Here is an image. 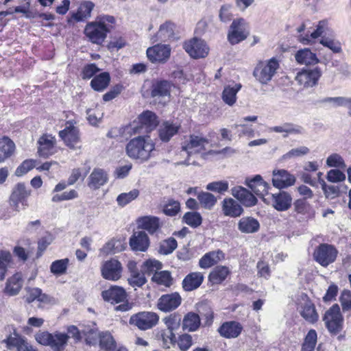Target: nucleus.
<instances>
[{
  "label": "nucleus",
  "instance_id": "nucleus-64",
  "mask_svg": "<svg viewBox=\"0 0 351 351\" xmlns=\"http://www.w3.org/2000/svg\"><path fill=\"white\" fill-rule=\"evenodd\" d=\"M180 206L178 201L169 199L164 206L163 212L166 215L175 216L180 211Z\"/></svg>",
  "mask_w": 351,
  "mask_h": 351
},
{
  "label": "nucleus",
  "instance_id": "nucleus-32",
  "mask_svg": "<svg viewBox=\"0 0 351 351\" xmlns=\"http://www.w3.org/2000/svg\"><path fill=\"white\" fill-rule=\"evenodd\" d=\"M241 325L237 322H224L218 329L220 335L226 338H236L242 331Z\"/></svg>",
  "mask_w": 351,
  "mask_h": 351
},
{
  "label": "nucleus",
  "instance_id": "nucleus-2",
  "mask_svg": "<svg viewBox=\"0 0 351 351\" xmlns=\"http://www.w3.org/2000/svg\"><path fill=\"white\" fill-rule=\"evenodd\" d=\"M154 150L155 143L149 136H145L132 138L125 146L127 156L141 163L148 161L152 157Z\"/></svg>",
  "mask_w": 351,
  "mask_h": 351
},
{
  "label": "nucleus",
  "instance_id": "nucleus-46",
  "mask_svg": "<svg viewBox=\"0 0 351 351\" xmlns=\"http://www.w3.org/2000/svg\"><path fill=\"white\" fill-rule=\"evenodd\" d=\"M110 80L109 73L104 72L95 77L91 80L90 85L95 90L102 91L108 86Z\"/></svg>",
  "mask_w": 351,
  "mask_h": 351
},
{
  "label": "nucleus",
  "instance_id": "nucleus-53",
  "mask_svg": "<svg viewBox=\"0 0 351 351\" xmlns=\"http://www.w3.org/2000/svg\"><path fill=\"white\" fill-rule=\"evenodd\" d=\"M162 263L156 259H149L143 263L141 267V271L145 274H156L162 268Z\"/></svg>",
  "mask_w": 351,
  "mask_h": 351
},
{
  "label": "nucleus",
  "instance_id": "nucleus-9",
  "mask_svg": "<svg viewBox=\"0 0 351 351\" xmlns=\"http://www.w3.org/2000/svg\"><path fill=\"white\" fill-rule=\"evenodd\" d=\"M122 270L121 263L114 258L104 261L101 265V274L106 280H118L121 277Z\"/></svg>",
  "mask_w": 351,
  "mask_h": 351
},
{
  "label": "nucleus",
  "instance_id": "nucleus-47",
  "mask_svg": "<svg viewBox=\"0 0 351 351\" xmlns=\"http://www.w3.org/2000/svg\"><path fill=\"white\" fill-rule=\"evenodd\" d=\"M175 25L170 22H167L162 24L158 32H157L156 36L162 41H166L173 38L174 34Z\"/></svg>",
  "mask_w": 351,
  "mask_h": 351
},
{
  "label": "nucleus",
  "instance_id": "nucleus-19",
  "mask_svg": "<svg viewBox=\"0 0 351 351\" xmlns=\"http://www.w3.org/2000/svg\"><path fill=\"white\" fill-rule=\"evenodd\" d=\"M182 298L178 293L162 295L158 301L157 306L163 312H169L177 308L181 304Z\"/></svg>",
  "mask_w": 351,
  "mask_h": 351
},
{
  "label": "nucleus",
  "instance_id": "nucleus-17",
  "mask_svg": "<svg viewBox=\"0 0 351 351\" xmlns=\"http://www.w3.org/2000/svg\"><path fill=\"white\" fill-rule=\"evenodd\" d=\"M4 341L6 343L7 348L9 350L16 349V351H37L36 348H34L25 337L16 332L10 335Z\"/></svg>",
  "mask_w": 351,
  "mask_h": 351
},
{
  "label": "nucleus",
  "instance_id": "nucleus-57",
  "mask_svg": "<svg viewBox=\"0 0 351 351\" xmlns=\"http://www.w3.org/2000/svg\"><path fill=\"white\" fill-rule=\"evenodd\" d=\"M124 249L125 245L120 240L112 239L104 246L102 251L106 254H115Z\"/></svg>",
  "mask_w": 351,
  "mask_h": 351
},
{
  "label": "nucleus",
  "instance_id": "nucleus-60",
  "mask_svg": "<svg viewBox=\"0 0 351 351\" xmlns=\"http://www.w3.org/2000/svg\"><path fill=\"white\" fill-rule=\"evenodd\" d=\"M147 280L145 277V274L139 273L137 271H132L130 278H128L129 284L133 287H141L145 285Z\"/></svg>",
  "mask_w": 351,
  "mask_h": 351
},
{
  "label": "nucleus",
  "instance_id": "nucleus-7",
  "mask_svg": "<svg viewBox=\"0 0 351 351\" xmlns=\"http://www.w3.org/2000/svg\"><path fill=\"white\" fill-rule=\"evenodd\" d=\"M159 320L158 315L154 312L142 311L130 317V324L141 330H146L155 326Z\"/></svg>",
  "mask_w": 351,
  "mask_h": 351
},
{
  "label": "nucleus",
  "instance_id": "nucleus-62",
  "mask_svg": "<svg viewBox=\"0 0 351 351\" xmlns=\"http://www.w3.org/2000/svg\"><path fill=\"white\" fill-rule=\"evenodd\" d=\"M161 340L162 347L165 348H170L171 346L176 343V338L174 332L167 330L161 332Z\"/></svg>",
  "mask_w": 351,
  "mask_h": 351
},
{
  "label": "nucleus",
  "instance_id": "nucleus-26",
  "mask_svg": "<svg viewBox=\"0 0 351 351\" xmlns=\"http://www.w3.org/2000/svg\"><path fill=\"white\" fill-rule=\"evenodd\" d=\"M223 214L226 217H238L243 213V208L235 199L228 197L225 198L221 202Z\"/></svg>",
  "mask_w": 351,
  "mask_h": 351
},
{
  "label": "nucleus",
  "instance_id": "nucleus-23",
  "mask_svg": "<svg viewBox=\"0 0 351 351\" xmlns=\"http://www.w3.org/2000/svg\"><path fill=\"white\" fill-rule=\"evenodd\" d=\"M231 194L245 206L250 207L257 203V199L245 188L237 186L231 189Z\"/></svg>",
  "mask_w": 351,
  "mask_h": 351
},
{
  "label": "nucleus",
  "instance_id": "nucleus-40",
  "mask_svg": "<svg viewBox=\"0 0 351 351\" xmlns=\"http://www.w3.org/2000/svg\"><path fill=\"white\" fill-rule=\"evenodd\" d=\"M179 130V126L168 121L164 122L159 128L158 135L162 141L168 142Z\"/></svg>",
  "mask_w": 351,
  "mask_h": 351
},
{
  "label": "nucleus",
  "instance_id": "nucleus-33",
  "mask_svg": "<svg viewBox=\"0 0 351 351\" xmlns=\"http://www.w3.org/2000/svg\"><path fill=\"white\" fill-rule=\"evenodd\" d=\"M201 325L199 315L194 312L187 313L182 320V328L184 331L195 332Z\"/></svg>",
  "mask_w": 351,
  "mask_h": 351
},
{
  "label": "nucleus",
  "instance_id": "nucleus-48",
  "mask_svg": "<svg viewBox=\"0 0 351 351\" xmlns=\"http://www.w3.org/2000/svg\"><path fill=\"white\" fill-rule=\"evenodd\" d=\"M197 199L202 206L208 210H210L217 202L215 195L208 192H199L197 194Z\"/></svg>",
  "mask_w": 351,
  "mask_h": 351
},
{
  "label": "nucleus",
  "instance_id": "nucleus-58",
  "mask_svg": "<svg viewBox=\"0 0 351 351\" xmlns=\"http://www.w3.org/2000/svg\"><path fill=\"white\" fill-rule=\"evenodd\" d=\"M153 280L158 284L169 287L172 283V278L170 272L167 271H158L154 274Z\"/></svg>",
  "mask_w": 351,
  "mask_h": 351
},
{
  "label": "nucleus",
  "instance_id": "nucleus-29",
  "mask_svg": "<svg viewBox=\"0 0 351 351\" xmlns=\"http://www.w3.org/2000/svg\"><path fill=\"white\" fill-rule=\"evenodd\" d=\"M56 139L51 135H43L38 141V153L40 156L47 158L54 153Z\"/></svg>",
  "mask_w": 351,
  "mask_h": 351
},
{
  "label": "nucleus",
  "instance_id": "nucleus-4",
  "mask_svg": "<svg viewBox=\"0 0 351 351\" xmlns=\"http://www.w3.org/2000/svg\"><path fill=\"white\" fill-rule=\"evenodd\" d=\"M278 68V61L272 58L267 61L258 62L254 68L253 75L261 84H267L271 80Z\"/></svg>",
  "mask_w": 351,
  "mask_h": 351
},
{
  "label": "nucleus",
  "instance_id": "nucleus-49",
  "mask_svg": "<svg viewBox=\"0 0 351 351\" xmlns=\"http://www.w3.org/2000/svg\"><path fill=\"white\" fill-rule=\"evenodd\" d=\"M162 321L167 328V330L174 332L177 330L181 325V315L178 313H172L164 317Z\"/></svg>",
  "mask_w": 351,
  "mask_h": 351
},
{
  "label": "nucleus",
  "instance_id": "nucleus-25",
  "mask_svg": "<svg viewBox=\"0 0 351 351\" xmlns=\"http://www.w3.org/2000/svg\"><path fill=\"white\" fill-rule=\"evenodd\" d=\"M101 296L105 301L113 304L124 302L127 298V293L123 288L112 286L108 289L103 291Z\"/></svg>",
  "mask_w": 351,
  "mask_h": 351
},
{
  "label": "nucleus",
  "instance_id": "nucleus-50",
  "mask_svg": "<svg viewBox=\"0 0 351 351\" xmlns=\"http://www.w3.org/2000/svg\"><path fill=\"white\" fill-rule=\"evenodd\" d=\"M177 246V241L173 237H169L160 243L158 252L163 255H168L171 254Z\"/></svg>",
  "mask_w": 351,
  "mask_h": 351
},
{
  "label": "nucleus",
  "instance_id": "nucleus-5",
  "mask_svg": "<svg viewBox=\"0 0 351 351\" xmlns=\"http://www.w3.org/2000/svg\"><path fill=\"white\" fill-rule=\"evenodd\" d=\"M250 34L249 25L243 18L234 19L228 33V40L231 45H236L245 40Z\"/></svg>",
  "mask_w": 351,
  "mask_h": 351
},
{
  "label": "nucleus",
  "instance_id": "nucleus-15",
  "mask_svg": "<svg viewBox=\"0 0 351 351\" xmlns=\"http://www.w3.org/2000/svg\"><path fill=\"white\" fill-rule=\"evenodd\" d=\"M321 75L322 72L318 68L302 69L298 73L295 80L300 85L304 87H312L317 84Z\"/></svg>",
  "mask_w": 351,
  "mask_h": 351
},
{
  "label": "nucleus",
  "instance_id": "nucleus-18",
  "mask_svg": "<svg viewBox=\"0 0 351 351\" xmlns=\"http://www.w3.org/2000/svg\"><path fill=\"white\" fill-rule=\"evenodd\" d=\"M138 121L141 124L140 127L132 126V129L134 130V134L141 133V130L145 128L147 132L152 131L158 124L159 121L158 117L152 111H145L138 117Z\"/></svg>",
  "mask_w": 351,
  "mask_h": 351
},
{
  "label": "nucleus",
  "instance_id": "nucleus-1",
  "mask_svg": "<svg viewBox=\"0 0 351 351\" xmlns=\"http://www.w3.org/2000/svg\"><path fill=\"white\" fill-rule=\"evenodd\" d=\"M115 21L114 17L110 15L98 16L95 21L86 24L84 34L90 42L101 45L113 29Z\"/></svg>",
  "mask_w": 351,
  "mask_h": 351
},
{
  "label": "nucleus",
  "instance_id": "nucleus-38",
  "mask_svg": "<svg viewBox=\"0 0 351 351\" xmlns=\"http://www.w3.org/2000/svg\"><path fill=\"white\" fill-rule=\"evenodd\" d=\"M259 228V222L256 219L250 217L241 218L238 223L239 230L243 233L256 232Z\"/></svg>",
  "mask_w": 351,
  "mask_h": 351
},
{
  "label": "nucleus",
  "instance_id": "nucleus-59",
  "mask_svg": "<svg viewBox=\"0 0 351 351\" xmlns=\"http://www.w3.org/2000/svg\"><path fill=\"white\" fill-rule=\"evenodd\" d=\"M326 165L330 167H336L344 169L346 167L343 158L338 154L330 155L326 161Z\"/></svg>",
  "mask_w": 351,
  "mask_h": 351
},
{
  "label": "nucleus",
  "instance_id": "nucleus-13",
  "mask_svg": "<svg viewBox=\"0 0 351 351\" xmlns=\"http://www.w3.org/2000/svg\"><path fill=\"white\" fill-rule=\"evenodd\" d=\"M273 186L278 189H286L295 184L296 178L285 169H275L272 172Z\"/></svg>",
  "mask_w": 351,
  "mask_h": 351
},
{
  "label": "nucleus",
  "instance_id": "nucleus-30",
  "mask_svg": "<svg viewBox=\"0 0 351 351\" xmlns=\"http://www.w3.org/2000/svg\"><path fill=\"white\" fill-rule=\"evenodd\" d=\"M245 184L258 196H263L269 188L268 184L260 175H256L252 178H246Z\"/></svg>",
  "mask_w": 351,
  "mask_h": 351
},
{
  "label": "nucleus",
  "instance_id": "nucleus-34",
  "mask_svg": "<svg viewBox=\"0 0 351 351\" xmlns=\"http://www.w3.org/2000/svg\"><path fill=\"white\" fill-rule=\"evenodd\" d=\"M224 258V254L222 251L218 250L205 254L199 260V265L201 268L206 269L217 264Z\"/></svg>",
  "mask_w": 351,
  "mask_h": 351
},
{
  "label": "nucleus",
  "instance_id": "nucleus-22",
  "mask_svg": "<svg viewBox=\"0 0 351 351\" xmlns=\"http://www.w3.org/2000/svg\"><path fill=\"white\" fill-rule=\"evenodd\" d=\"M231 194L245 206L250 207L257 203V199L245 188L237 186L231 189Z\"/></svg>",
  "mask_w": 351,
  "mask_h": 351
},
{
  "label": "nucleus",
  "instance_id": "nucleus-54",
  "mask_svg": "<svg viewBox=\"0 0 351 351\" xmlns=\"http://www.w3.org/2000/svg\"><path fill=\"white\" fill-rule=\"evenodd\" d=\"M99 343L107 351L112 350L116 347L115 341L108 332H103L99 335Z\"/></svg>",
  "mask_w": 351,
  "mask_h": 351
},
{
  "label": "nucleus",
  "instance_id": "nucleus-3",
  "mask_svg": "<svg viewBox=\"0 0 351 351\" xmlns=\"http://www.w3.org/2000/svg\"><path fill=\"white\" fill-rule=\"evenodd\" d=\"M70 337L68 334L60 331L49 332L38 331L35 335V339L45 346H49L53 351H63L68 344Z\"/></svg>",
  "mask_w": 351,
  "mask_h": 351
},
{
  "label": "nucleus",
  "instance_id": "nucleus-16",
  "mask_svg": "<svg viewBox=\"0 0 351 351\" xmlns=\"http://www.w3.org/2000/svg\"><path fill=\"white\" fill-rule=\"evenodd\" d=\"M171 53V49L167 45H156L147 49V56L152 62H165Z\"/></svg>",
  "mask_w": 351,
  "mask_h": 351
},
{
  "label": "nucleus",
  "instance_id": "nucleus-43",
  "mask_svg": "<svg viewBox=\"0 0 351 351\" xmlns=\"http://www.w3.org/2000/svg\"><path fill=\"white\" fill-rule=\"evenodd\" d=\"M27 292L26 302L31 303L34 300H38L40 302L48 303L50 301L49 297L43 293L42 290L37 287H26Z\"/></svg>",
  "mask_w": 351,
  "mask_h": 351
},
{
  "label": "nucleus",
  "instance_id": "nucleus-24",
  "mask_svg": "<svg viewBox=\"0 0 351 351\" xmlns=\"http://www.w3.org/2000/svg\"><path fill=\"white\" fill-rule=\"evenodd\" d=\"M108 180L106 171L102 169L95 168L88 178L87 185L90 189L96 190L107 183Z\"/></svg>",
  "mask_w": 351,
  "mask_h": 351
},
{
  "label": "nucleus",
  "instance_id": "nucleus-45",
  "mask_svg": "<svg viewBox=\"0 0 351 351\" xmlns=\"http://www.w3.org/2000/svg\"><path fill=\"white\" fill-rule=\"evenodd\" d=\"M94 6V3L91 1L83 2L80 4L77 12L73 14L72 19L78 22L89 18Z\"/></svg>",
  "mask_w": 351,
  "mask_h": 351
},
{
  "label": "nucleus",
  "instance_id": "nucleus-56",
  "mask_svg": "<svg viewBox=\"0 0 351 351\" xmlns=\"http://www.w3.org/2000/svg\"><path fill=\"white\" fill-rule=\"evenodd\" d=\"M183 221L192 228L199 226L202 222V217L197 212H187L183 216Z\"/></svg>",
  "mask_w": 351,
  "mask_h": 351
},
{
  "label": "nucleus",
  "instance_id": "nucleus-55",
  "mask_svg": "<svg viewBox=\"0 0 351 351\" xmlns=\"http://www.w3.org/2000/svg\"><path fill=\"white\" fill-rule=\"evenodd\" d=\"M69 261L68 258L53 261L50 266L51 272L57 276L65 274L68 267Z\"/></svg>",
  "mask_w": 351,
  "mask_h": 351
},
{
  "label": "nucleus",
  "instance_id": "nucleus-63",
  "mask_svg": "<svg viewBox=\"0 0 351 351\" xmlns=\"http://www.w3.org/2000/svg\"><path fill=\"white\" fill-rule=\"evenodd\" d=\"M309 149L306 146H300L298 147L293 148L283 155L282 158L285 160L291 159L305 156L309 153Z\"/></svg>",
  "mask_w": 351,
  "mask_h": 351
},
{
  "label": "nucleus",
  "instance_id": "nucleus-41",
  "mask_svg": "<svg viewBox=\"0 0 351 351\" xmlns=\"http://www.w3.org/2000/svg\"><path fill=\"white\" fill-rule=\"evenodd\" d=\"M295 60L301 64H315L318 62L315 53L308 49L299 50L295 55Z\"/></svg>",
  "mask_w": 351,
  "mask_h": 351
},
{
  "label": "nucleus",
  "instance_id": "nucleus-10",
  "mask_svg": "<svg viewBox=\"0 0 351 351\" xmlns=\"http://www.w3.org/2000/svg\"><path fill=\"white\" fill-rule=\"evenodd\" d=\"M208 139L199 136L190 135L182 144V151L189 156L200 153L205 150V147L208 144Z\"/></svg>",
  "mask_w": 351,
  "mask_h": 351
},
{
  "label": "nucleus",
  "instance_id": "nucleus-21",
  "mask_svg": "<svg viewBox=\"0 0 351 351\" xmlns=\"http://www.w3.org/2000/svg\"><path fill=\"white\" fill-rule=\"evenodd\" d=\"M292 197L287 191L271 194V206L278 211H287L292 204Z\"/></svg>",
  "mask_w": 351,
  "mask_h": 351
},
{
  "label": "nucleus",
  "instance_id": "nucleus-35",
  "mask_svg": "<svg viewBox=\"0 0 351 351\" xmlns=\"http://www.w3.org/2000/svg\"><path fill=\"white\" fill-rule=\"evenodd\" d=\"M204 280V276L200 272H193L188 274L182 281V287L186 291H191L197 289Z\"/></svg>",
  "mask_w": 351,
  "mask_h": 351
},
{
  "label": "nucleus",
  "instance_id": "nucleus-36",
  "mask_svg": "<svg viewBox=\"0 0 351 351\" xmlns=\"http://www.w3.org/2000/svg\"><path fill=\"white\" fill-rule=\"evenodd\" d=\"M230 271L226 266L219 265L213 269L208 276V280L213 285H219L226 280Z\"/></svg>",
  "mask_w": 351,
  "mask_h": 351
},
{
  "label": "nucleus",
  "instance_id": "nucleus-11",
  "mask_svg": "<svg viewBox=\"0 0 351 351\" xmlns=\"http://www.w3.org/2000/svg\"><path fill=\"white\" fill-rule=\"evenodd\" d=\"M184 49L193 58H205L209 52V47L206 42L196 38L185 42Z\"/></svg>",
  "mask_w": 351,
  "mask_h": 351
},
{
  "label": "nucleus",
  "instance_id": "nucleus-6",
  "mask_svg": "<svg viewBox=\"0 0 351 351\" xmlns=\"http://www.w3.org/2000/svg\"><path fill=\"white\" fill-rule=\"evenodd\" d=\"M325 326L332 335H337L342 329L343 317L337 304L332 305L327 310L323 317Z\"/></svg>",
  "mask_w": 351,
  "mask_h": 351
},
{
  "label": "nucleus",
  "instance_id": "nucleus-42",
  "mask_svg": "<svg viewBox=\"0 0 351 351\" xmlns=\"http://www.w3.org/2000/svg\"><path fill=\"white\" fill-rule=\"evenodd\" d=\"M15 145L8 137L0 138V162H4L10 158L14 152Z\"/></svg>",
  "mask_w": 351,
  "mask_h": 351
},
{
  "label": "nucleus",
  "instance_id": "nucleus-14",
  "mask_svg": "<svg viewBox=\"0 0 351 351\" xmlns=\"http://www.w3.org/2000/svg\"><path fill=\"white\" fill-rule=\"evenodd\" d=\"M59 135L70 149H80L79 130L76 127L69 123V125L59 132Z\"/></svg>",
  "mask_w": 351,
  "mask_h": 351
},
{
  "label": "nucleus",
  "instance_id": "nucleus-28",
  "mask_svg": "<svg viewBox=\"0 0 351 351\" xmlns=\"http://www.w3.org/2000/svg\"><path fill=\"white\" fill-rule=\"evenodd\" d=\"M23 285V275L21 273H16L8 278L4 293L10 296L19 294Z\"/></svg>",
  "mask_w": 351,
  "mask_h": 351
},
{
  "label": "nucleus",
  "instance_id": "nucleus-27",
  "mask_svg": "<svg viewBox=\"0 0 351 351\" xmlns=\"http://www.w3.org/2000/svg\"><path fill=\"white\" fill-rule=\"evenodd\" d=\"M130 245L132 250L145 252L149 246V239L143 231L134 232L130 239Z\"/></svg>",
  "mask_w": 351,
  "mask_h": 351
},
{
  "label": "nucleus",
  "instance_id": "nucleus-8",
  "mask_svg": "<svg viewBox=\"0 0 351 351\" xmlns=\"http://www.w3.org/2000/svg\"><path fill=\"white\" fill-rule=\"evenodd\" d=\"M337 253V250L332 245L322 243L315 249L313 257L322 266L327 267L336 260Z\"/></svg>",
  "mask_w": 351,
  "mask_h": 351
},
{
  "label": "nucleus",
  "instance_id": "nucleus-51",
  "mask_svg": "<svg viewBox=\"0 0 351 351\" xmlns=\"http://www.w3.org/2000/svg\"><path fill=\"white\" fill-rule=\"evenodd\" d=\"M139 191L136 189H132L128 193H122L117 197V202L119 206L123 207L136 199L139 195Z\"/></svg>",
  "mask_w": 351,
  "mask_h": 351
},
{
  "label": "nucleus",
  "instance_id": "nucleus-39",
  "mask_svg": "<svg viewBox=\"0 0 351 351\" xmlns=\"http://www.w3.org/2000/svg\"><path fill=\"white\" fill-rule=\"evenodd\" d=\"M241 87V84H235L234 86H225L221 96L224 103L230 106H233L237 101V94Z\"/></svg>",
  "mask_w": 351,
  "mask_h": 351
},
{
  "label": "nucleus",
  "instance_id": "nucleus-37",
  "mask_svg": "<svg viewBox=\"0 0 351 351\" xmlns=\"http://www.w3.org/2000/svg\"><path fill=\"white\" fill-rule=\"evenodd\" d=\"M138 226L147 230L149 234H154L160 228L159 219L156 217L145 216L138 220Z\"/></svg>",
  "mask_w": 351,
  "mask_h": 351
},
{
  "label": "nucleus",
  "instance_id": "nucleus-52",
  "mask_svg": "<svg viewBox=\"0 0 351 351\" xmlns=\"http://www.w3.org/2000/svg\"><path fill=\"white\" fill-rule=\"evenodd\" d=\"M11 260L12 255L9 251L0 250V280L5 278Z\"/></svg>",
  "mask_w": 351,
  "mask_h": 351
},
{
  "label": "nucleus",
  "instance_id": "nucleus-44",
  "mask_svg": "<svg viewBox=\"0 0 351 351\" xmlns=\"http://www.w3.org/2000/svg\"><path fill=\"white\" fill-rule=\"evenodd\" d=\"M301 307L300 314L306 321L314 323L318 319V315L315 306L311 301L306 300Z\"/></svg>",
  "mask_w": 351,
  "mask_h": 351
},
{
  "label": "nucleus",
  "instance_id": "nucleus-61",
  "mask_svg": "<svg viewBox=\"0 0 351 351\" xmlns=\"http://www.w3.org/2000/svg\"><path fill=\"white\" fill-rule=\"evenodd\" d=\"M176 343L181 351H187L193 344L192 336L184 333L178 336Z\"/></svg>",
  "mask_w": 351,
  "mask_h": 351
},
{
  "label": "nucleus",
  "instance_id": "nucleus-31",
  "mask_svg": "<svg viewBox=\"0 0 351 351\" xmlns=\"http://www.w3.org/2000/svg\"><path fill=\"white\" fill-rule=\"evenodd\" d=\"M269 131L282 133V136L285 138L290 134H303L305 132L303 127L292 123H285L280 125L271 127L269 128Z\"/></svg>",
  "mask_w": 351,
  "mask_h": 351
},
{
  "label": "nucleus",
  "instance_id": "nucleus-20",
  "mask_svg": "<svg viewBox=\"0 0 351 351\" xmlns=\"http://www.w3.org/2000/svg\"><path fill=\"white\" fill-rule=\"evenodd\" d=\"M171 84L167 80L157 81L153 84L151 95L159 99L160 102L165 103L170 98Z\"/></svg>",
  "mask_w": 351,
  "mask_h": 351
},
{
  "label": "nucleus",
  "instance_id": "nucleus-12",
  "mask_svg": "<svg viewBox=\"0 0 351 351\" xmlns=\"http://www.w3.org/2000/svg\"><path fill=\"white\" fill-rule=\"evenodd\" d=\"M31 195V190L27 187L24 183L16 184L12 191L10 197V202L15 210L19 211V205L22 204L23 206H27V199Z\"/></svg>",
  "mask_w": 351,
  "mask_h": 351
}]
</instances>
